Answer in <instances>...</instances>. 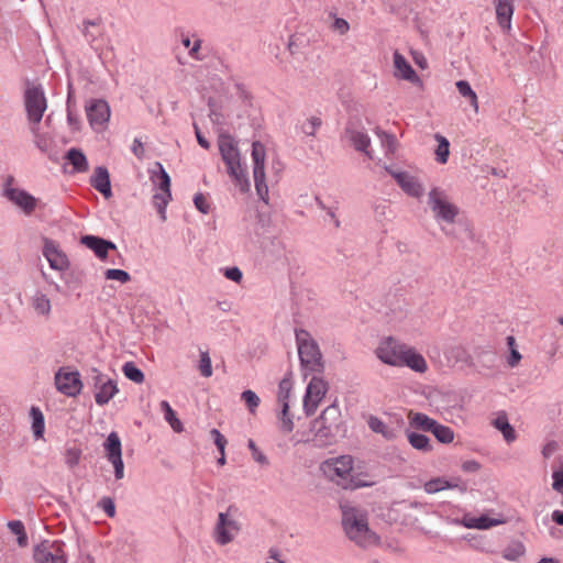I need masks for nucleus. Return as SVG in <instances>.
<instances>
[{"instance_id": "obj_53", "label": "nucleus", "mask_w": 563, "mask_h": 563, "mask_svg": "<svg viewBox=\"0 0 563 563\" xmlns=\"http://www.w3.org/2000/svg\"><path fill=\"white\" fill-rule=\"evenodd\" d=\"M221 272L228 279L234 283H240L242 280L243 274L236 266L222 268Z\"/></svg>"}, {"instance_id": "obj_45", "label": "nucleus", "mask_w": 563, "mask_h": 563, "mask_svg": "<svg viewBox=\"0 0 563 563\" xmlns=\"http://www.w3.org/2000/svg\"><path fill=\"white\" fill-rule=\"evenodd\" d=\"M552 489L558 493H563V461L553 468L552 472Z\"/></svg>"}, {"instance_id": "obj_55", "label": "nucleus", "mask_w": 563, "mask_h": 563, "mask_svg": "<svg viewBox=\"0 0 563 563\" xmlns=\"http://www.w3.org/2000/svg\"><path fill=\"white\" fill-rule=\"evenodd\" d=\"M194 203L196 206V208L202 212V213H208L209 212V209H210V205L208 202V199L205 195L202 194H197L194 198Z\"/></svg>"}, {"instance_id": "obj_58", "label": "nucleus", "mask_w": 563, "mask_h": 563, "mask_svg": "<svg viewBox=\"0 0 563 563\" xmlns=\"http://www.w3.org/2000/svg\"><path fill=\"white\" fill-rule=\"evenodd\" d=\"M461 468L466 473H476L481 468V464L475 460L464 461Z\"/></svg>"}, {"instance_id": "obj_35", "label": "nucleus", "mask_w": 563, "mask_h": 563, "mask_svg": "<svg viewBox=\"0 0 563 563\" xmlns=\"http://www.w3.org/2000/svg\"><path fill=\"white\" fill-rule=\"evenodd\" d=\"M292 379L290 375L285 376L278 385V395L277 400L279 405H284L285 402L287 405H290V395L292 391Z\"/></svg>"}, {"instance_id": "obj_43", "label": "nucleus", "mask_w": 563, "mask_h": 563, "mask_svg": "<svg viewBox=\"0 0 563 563\" xmlns=\"http://www.w3.org/2000/svg\"><path fill=\"white\" fill-rule=\"evenodd\" d=\"M241 398L244 400L249 411L255 413L261 402L260 397L253 390L247 389L241 394Z\"/></svg>"}, {"instance_id": "obj_22", "label": "nucleus", "mask_w": 563, "mask_h": 563, "mask_svg": "<svg viewBox=\"0 0 563 563\" xmlns=\"http://www.w3.org/2000/svg\"><path fill=\"white\" fill-rule=\"evenodd\" d=\"M91 186L102 194L106 198L111 196V185L108 169L106 167H97L91 177Z\"/></svg>"}, {"instance_id": "obj_59", "label": "nucleus", "mask_w": 563, "mask_h": 563, "mask_svg": "<svg viewBox=\"0 0 563 563\" xmlns=\"http://www.w3.org/2000/svg\"><path fill=\"white\" fill-rule=\"evenodd\" d=\"M132 152L139 159L144 158L145 150H144V146H143V143L141 142V140L134 139L133 145H132Z\"/></svg>"}, {"instance_id": "obj_2", "label": "nucleus", "mask_w": 563, "mask_h": 563, "mask_svg": "<svg viewBox=\"0 0 563 563\" xmlns=\"http://www.w3.org/2000/svg\"><path fill=\"white\" fill-rule=\"evenodd\" d=\"M320 470L330 482L343 489L371 487L375 484L366 474L354 471V459L347 454L325 460Z\"/></svg>"}, {"instance_id": "obj_36", "label": "nucleus", "mask_w": 563, "mask_h": 563, "mask_svg": "<svg viewBox=\"0 0 563 563\" xmlns=\"http://www.w3.org/2000/svg\"><path fill=\"white\" fill-rule=\"evenodd\" d=\"M431 433L441 443L449 444L454 441V431L450 427L441 424L439 422H437Z\"/></svg>"}, {"instance_id": "obj_17", "label": "nucleus", "mask_w": 563, "mask_h": 563, "mask_svg": "<svg viewBox=\"0 0 563 563\" xmlns=\"http://www.w3.org/2000/svg\"><path fill=\"white\" fill-rule=\"evenodd\" d=\"M454 522L467 529L487 530L493 527L503 525L505 521L500 518H490L486 515L474 517L471 516L470 514H466L463 516L462 519L455 520Z\"/></svg>"}, {"instance_id": "obj_8", "label": "nucleus", "mask_w": 563, "mask_h": 563, "mask_svg": "<svg viewBox=\"0 0 563 563\" xmlns=\"http://www.w3.org/2000/svg\"><path fill=\"white\" fill-rule=\"evenodd\" d=\"M265 146L256 141L252 144V159H253V178L257 195L264 201L268 197V186L265 179Z\"/></svg>"}, {"instance_id": "obj_16", "label": "nucleus", "mask_w": 563, "mask_h": 563, "mask_svg": "<svg viewBox=\"0 0 563 563\" xmlns=\"http://www.w3.org/2000/svg\"><path fill=\"white\" fill-rule=\"evenodd\" d=\"M38 563H66L64 551L58 541H43L37 545Z\"/></svg>"}, {"instance_id": "obj_26", "label": "nucleus", "mask_w": 563, "mask_h": 563, "mask_svg": "<svg viewBox=\"0 0 563 563\" xmlns=\"http://www.w3.org/2000/svg\"><path fill=\"white\" fill-rule=\"evenodd\" d=\"M25 109L30 121V129L35 132V85L26 81L25 89Z\"/></svg>"}, {"instance_id": "obj_7", "label": "nucleus", "mask_w": 563, "mask_h": 563, "mask_svg": "<svg viewBox=\"0 0 563 563\" xmlns=\"http://www.w3.org/2000/svg\"><path fill=\"white\" fill-rule=\"evenodd\" d=\"M241 531V525L235 515L228 509L218 515L213 529V540L219 545H227L235 540Z\"/></svg>"}, {"instance_id": "obj_57", "label": "nucleus", "mask_w": 563, "mask_h": 563, "mask_svg": "<svg viewBox=\"0 0 563 563\" xmlns=\"http://www.w3.org/2000/svg\"><path fill=\"white\" fill-rule=\"evenodd\" d=\"M51 311V302L46 297H37V314L47 316Z\"/></svg>"}, {"instance_id": "obj_64", "label": "nucleus", "mask_w": 563, "mask_h": 563, "mask_svg": "<svg viewBox=\"0 0 563 563\" xmlns=\"http://www.w3.org/2000/svg\"><path fill=\"white\" fill-rule=\"evenodd\" d=\"M556 450V443L555 442H550L548 444H545L542 449V455L548 459L550 457Z\"/></svg>"}, {"instance_id": "obj_21", "label": "nucleus", "mask_w": 563, "mask_h": 563, "mask_svg": "<svg viewBox=\"0 0 563 563\" xmlns=\"http://www.w3.org/2000/svg\"><path fill=\"white\" fill-rule=\"evenodd\" d=\"M492 426L503 434L504 440L508 444L517 440V432L509 423L508 416L505 411H498L496 413V417L492 420Z\"/></svg>"}, {"instance_id": "obj_34", "label": "nucleus", "mask_w": 563, "mask_h": 563, "mask_svg": "<svg viewBox=\"0 0 563 563\" xmlns=\"http://www.w3.org/2000/svg\"><path fill=\"white\" fill-rule=\"evenodd\" d=\"M407 439H408V442L410 443V445L416 450H419L422 452H430L432 450L430 439L422 433L408 432Z\"/></svg>"}, {"instance_id": "obj_54", "label": "nucleus", "mask_w": 563, "mask_h": 563, "mask_svg": "<svg viewBox=\"0 0 563 563\" xmlns=\"http://www.w3.org/2000/svg\"><path fill=\"white\" fill-rule=\"evenodd\" d=\"M98 505L107 514L108 517L112 518L115 516V505L111 498L104 497L99 501Z\"/></svg>"}, {"instance_id": "obj_19", "label": "nucleus", "mask_w": 563, "mask_h": 563, "mask_svg": "<svg viewBox=\"0 0 563 563\" xmlns=\"http://www.w3.org/2000/svg\"><path fill=\"white\" fill-rule=\"evenodd\" d=\"M496 19L500 29L508 33L511 30V20L515 11L514 0H493Z\"/></svg>"}, {"instance_id": "obj_13", "label": "nucleus", "mask_w": 563, "mask_h": 563, "mask_svg": "<svg viewBox=\"0 0 563 563\" xmlns=\"http://www.w3.org/2000/svg\"><path fill=\"white\" fill-rule=\"evenodd\" d=\"M13 176H7L3 184L2 195L21 208L24 213H32L35 209V198L22 189L13 188Z\"/></svg>"}, {"instance_id": "obj_47", "label": "nucleus", "mask_w": 563, "mask_h": 563, "mask_svg": "<svg viewBox=\"0 0 563 563\" xmlns=\"http://www.w3.org/2000/svg\"><path fill=\"white\" fill-rule=\"evenodd\" d=\"M507 344L510 349V355L508 357V365L510 367H516L520 363L522 356H521L520 352L515 347V344H516L515 338L508 336Z\"/></svg>"}, {"instance_id": "obj_40", "label": "nucleus", "mask_w": 563, "mask_h": 563, "mask_svg": "<svg viewBox=\"0 0 563 563\" xmlns=\"http://www.w3.org/2000/svg\"><path fill=\"white\" fill-rule=\"evenodd\" d=\"M172 199V194L155 192L153 196V203L163 220L166 219L165 210Z\"/></svg>"}, {"instance_id": "obj_62", "label": "nucleus", "mask_w": 563, "mask_h": 563, "mask_svg": "<svg viewBox=\"0 0 563 563\" xmlns=\"http://www.w3.org/2000/svg\"><path fill=\"white\" fill-rule=\"evenodd\" d=\"M334 29L338 30L341 34H345L349 31L350 25L346 20L338 18L334 21Z\"/></svg>"}, {"instance_id": "obj_25", "label": "nucleus", "mask_w": 563, "mask_h": 563, "mask_svg": "<svg viewBox=\"0 0 563 563\" xmlns=\"http://www.w3.org/2000/svg\"><path fill=\"white\" fill-rule=\"evenodd\" d=\"M346 133L355 150L364 152L369 158L373 157L372 152L368 150L371 139L365 132L350 129Z\"/></svg>"}, {"instance_id": "obj_31", "label": "nucleus", "mask_w": 563, "mask_h": 563, "mask_svg": "<svg viewBox=\"0 0 563 563\" xmlns=\"http://www.w3.org/2000/svg\"><path fill=\"white\" fill-rule=\"evenodd\" d=\"M367 424L373 432L382 434L387 440H393L396 438L395 431L387 427L378 417L369 416L367 419Z\"/></svg>"}, {"instance_id": "obj_28", "label": "nucleus", "mask_w": 563, "mask_h": 563, "mask_svg": "<svg viewBox=\"0 0 563 563\" xmlns=\"http://www.w3.org/2000/svg\"><path fill=\"white\" fill-rule=\"evenodd\" d=\"M289 407L290 405H287L286 402L280 405V411L277 415L278 430L285 434L292 432L295 427L292 416L289 412Z\"/></svg>"}, {"instance_id": "obj_49", "label": "nucleus", "mask_w": 563, "mask_h": 563, "mask_svg": "<svg viewBox=\"0 0 563 563\" xmlns=\"http://www.w3.org/2000/svg\"><path fill=\"white\" fill-rule=\"evenodd\" d=\"M85 246H115L114 243L93 235H85L80 240Z\"/></svg>"}, {"instance_id": "obj_33", "label": "nucleus", "mask_w": 563, "mask_h": 563, "mask_svg": "<svg viewBox=\"0 0 563 563\" xmlns=\"http://www.w3.org/2000/svg\"><path fill=\"white\" fill-rule=\"evenodd\" d=\"M409 419L412 426L428 432H432L438 422L437 420L421 412L410 413Z\"/></svg>"}, {"instance_id": "obj_14", "label": "nucleus", "mask_w": 563, "mask_h": 563, "mask_svg": "<svg viewBox=\"0 0 563 563\" xmlns=\"http://www.w3.org/2000/svg\"><path fill=\"white\" fill-rule=\"evenodd\" d=\"M103 449L107 460L114 468L115 479H122L124 477V463L122 460V444L117 432H111L107 437Z\"/></svg>"}, {"instance_id": "obj_51", "label": "nucleus", "mask_w": 563, "mask_h": 563, "mask_svg": "<svg viewBox=\"0 0 563 563\" xmlns=\"http://www.w3.org/2000/svg\"><path fill=\"white\" fill-rule=\"evenodd\" d=\"M81 457V451L78 448H68L65 454V462L68 466H76Z\"/></svg>"}, {"instance_id": "obj_11", "label": "nucleus", "mask_w": 563, "mask_h": 563, "mask_svg": "<svg viewBox=\"0 0 563 563\" xmlns=\"http://www.w3.org/2000/svg\"><path fill=\"white\" fill-rule=\"evenodd\" d=\"M88 122L92 130L101 132L106 130L111 111L103 99H91L85 106Z\"/></svg>"}, {"instance_id": "obj_61", "label": "nucleus", "mask_w": 563, "mask_h": 563, "mask_svg": "<svg viewBox=\"0 0 563 563\" xmlns=\"http://www.w3.org/2000/svg\"><path fill=\"white\" fill-rule=\"evenodd\" d=\"M201 48V40H195L192 46L189 48V56L196 60H201L202 57L199 54Z\"/></svg>"}, {"instance_id": "obj_44", "label": "nucleus", "mask_w": 563, "mask_h": 563, "mask_svg": "<svg viewBox=\"0 0 563 563\" xmlns=\"http://www.w3.org/2000/svg\"><path fill=\"white\" fill-rule=\"evenodd\" d=\"M104 277L108 280H117L121 284L130 282L131 276L128 272L119 268H109L104 272Z\"/></svg>"}, {"instance_id": "obj_38", "label": "nucleus", "mask_w": 563, "mask_h": 563, "mask_svg": "<svg viewBox=\"0 0 563 563\" xmlns=\"http://www.w3.org/2000/svg\"><path fill=\"white\" fill-rule=\"evenodd\" d=\"M122 372L126 378L130 380L142 384L144 382V374L143 372L136 367V365L133 362H126L122 366Z\"/></svg>"}, {"instance_id": "obj_15", "label": "nucleus", "mask_w": 563, "mask_h": 563, "mask_svg": "<svg viewBox=\"0 0 563 563\" xmlns=\"http://www.w3.org/2000/svg\"><path fill=\"white\" fill-rule=\"evenodd\" d=\"M93 391L96 404L104 406L119 393V388L113 379L96 371Z\"/></svg>"}, {"instance_id": "obj_48", "label": "nucleus", "mask_w": 563, "mask_h": 563, "mask_svg": "<svg viewBox=\"0 0 563 563\" xmlns=\"http://www.w3.org/2000/svg\"><path fill=\"white\" fill-rule=\"evenodd\" d=\"M320 125H321V119L320 118H318V117H310L309 119H307L302 123L301 130L307 135H314L317 130L320 128Z\"/></svg>"}, {"instance_id": "obj_52", "label": "nucleus", "mask_w": 563, "mask_h": 563, "mask_svg": "<svg viewBox=\"0 0 563 563\" xmlns=\"http://www.w3.org/2000/svg\"><path fill=\"white\" fill-rule=\"evenodd\" d=\"M247 446L252 453V457L255 462L262 465H266L268 463V460L266 455L260 451V449L256 446L255 442L253 440H249Z\"/></svg>"}, {"instance_id": "obj_23", "label": "nucleus", "mask_w": 563, "mask_h": 563, "mask_svg": "<svg viewBox=\"0 0 563 563\" xmlns=\"http://www.w3.org/2000/svg\"><path fill=\"white\" fill-rule=\"evenodd\" d=\"M65 159L71 166V173H86L89 168L87 157L79 148L68 150Z\"/></svg>"}, {"instance_id": "obj_24", "label": "nucleus", "mask_w": 563, "mask_h": 563, "mask_svg": "<svg viewBox=\"0 0 563 563\" xmlns=\"http://www.w3.org/2000/svg\"><path fill=\"white\" fill-rule=\"evenodd\" d=\"M154 166L157 168V172L151 170V180L159 190L158 192L172 194L169 175L159 162H156Z\"/></svg>"}, {"instance_id": "obj_20", "label": "nucleus", "mask_w": 563, "mask_h": 563, "mask_svg": "<svg viewBox=\"0 0 563 563\" xmlns=\"http://www.w3.org/2000/svg\"><path fill=\"white\" fill-rule=\"evenodd\" d=\"M394 67H395V76L397 78L407 80L413 85L421 86L422 81L419 76L416 74L410 64L406 60V58L399 53H394Z\"/></svg>"}, {"instance_id": "obj_37", "label": "nucleus", "mask_w": 563, "mask_h": 563, "mask_svg": "<svg viewBox=\"0 0 563 563\" xmlns=\"http://www.w3.org/2000/svg\"><path fill=\"white\" fill-rule=\"evenodd\" d=\"M435 140L438 141V147L435 150L437 161L440 164H445L450 155V143L446 137L440 134H435Z\"/></svg>"}, {"instance_id": "obj_42", "label": "nucleus", "mask_w": 563, "mask_h": 563, "mask_svg": "<svg viewBox=\"0 0 563 563\" xmlns=\"http://www.w3.org/2000/svg\"><path fill=\"white\" fill-rule=\"evenodd\" d=\"M523 553L525 547L522 545V543L517 542L508 545L503 551V558L506 559L507 561H517L520 556L523 555Z\"/></svg>"}, {"instance_id": "obj_60", "label": "nucleus", "mask_w": 563, "mask_h": 563, "mask_svg": "<svg viewBox=\"0 0 563 563\" xmlns=\"http://www.w3.org/2000/svg\"><path fill=\"white\" fill-rule=\"evenodd\" d=\"M37 122L41 120L43 112L46 110V100L43 96V92H40L37 89Z\"/></svg>"}, {"instance_id": "obj_4", "label": "nucleus", "mask_w": 563, "mask_h": 563, "mask_svg": "<svg viewBox=\"0 0 563 563\" xmlns=\"http://www.w3.org/2000/svg\"><path fill=\"white\" fill-rule=\"evenodd\" d=\"M341 423V410L339 406L331 405L322 410L321 415L310 424L308 437H301L295 443L313 442L318 446L333 443Z\"/></svg>"}, {"instance_id": "obj_56", "label": "nucleus", "mask_w": 563, "mask_h": 563, "mask_svg": "<svg viewBox=\"0 0 563 563\" xmlns=\"http://www.w3.org/2000/svg\"><path fill=\"white\" fill-rule=\"evenodd\" d=\"M211 437L214 440V444L217 445L220 453H223L227 445V439L223 437V434L218 429H212L210 431Z\"/></svg>"}, {"instance_id": "obj_18", "label": "nucleus", "mask_w": 563, "mask_h": 563, "mask_svg": "<svg viewBox=\"0 0 563 563\" xmlns=\"http://www.w3.org/2000/svg\"><path fill=\"white\" fill-rule=\"evenodd\" d=\"M388 173L396 179L401 189L409 196L419 198L423 194V187L418 179L405 172H393L386 168Z\"/></svg>"}, {"instance_id": "obj_39", "label": "nucleus", "mask_w": 563, "mask_h": 563, "mask_svg": "<svg viewBox=\"0 0 563 563\" xmlns=\"http://www.w3.org/2000/svg\"><path fill=\"white\" fill-rule=\"evenodd\" d=\"M8 528L13 534L18 537L16 541L20 547L27 544V536L25 533L24 525L20 520H12L8 522Z\"/></svg>"}, {"instance_id": "obj_6", "label": "nucleus", "mask_w": 563, "mask_h": 563, "mask_svg": "<svg viewBox=\"0 0 563 563\" xmlns=\"http://www.w3.org/2000/svg\"><path fill=\"white\" fill-rule=\"evenodd\" d=\"M295 335L300 363L306 372L305 375L307 376L308 373H320L323 368V363L317 342L303 329L296 330Z\"/></svg>"}, {"instance_id": "obj_9", "label": "nucleus", "mask_w": 563, "mask_h": 563, "mask_svg": "<svg viewBox=\"0 0 563 563\" xmlns=\"http://www.w3.org/2000/svg\"><path fill=\"white\" fill-rule=\"evenodd\" d=\"M328 391V384L321 377L313 376L307 385L302 399L306 416H312Z\"/></svg>"}, {"instance_id": "obj_63", "label": "nucleus", "mask_w": 563, "mask_h": 563, "mask_svg": "<svg viewBox=\"0 0 563 563\" xmlns=\"http://www.w3.org/2000/svg\"><path fill=\"white\" fill-rule=\"evenodd\" d=\"M551 521L556 526H563V510L555 509L551 512Z\"/></svg>"}, {"instance_id": "obj_3", "label": "nucleus", "mask_w": 563, "mask_h": 563, "mask_svg": "<svg viewBox=\"0 0 563 563\" xmlns=\"http://www.w3.org/2000/svg\"><path fill=\"white\" fill-rule=\"evenodd\" d=\"M342 511V527L346 537L355 544L367 548L379 542L378 536L368 527V516L362 509L350 501L340 504Z\"/></svg>"}, {"instance_id": "obj_50", "label": "nucleus", "mask_w": 563, "mask_h": 563, "mask_svg": "<svg viewBox=\"0 0 563 563\" xmlns=\"http://www.w3.org/2000/svg\"><path fill=\"white\" fill-rule=\"evenodd\" d=\"M380 137L382 144L387 148L389 153H395L397 148V140L395 135L386 133V132H377Z\"/></svg>"}, {"instance_id": "obj_29", "label": "nucleus", "mask_w": 563, "mask_h": 563, "mask_svg": "<svg viewBox=\"0 0 563 563\" xmlns=\"http://www.w3.org/2000/svg\"><path fill=\"white\" fill-rule=\"evenodd\" d=\"M159 408L162 412L164 413V419L166 422L170 426V428L175 432H181L184 430V426L181 421L177 418L176 412L170 407L169 402L167 400H162L159 402Z\"/></svg>"}, {"instance_id": "obj_27", "label": "nucleus", "mask_w": 563, "mask_h": 563, "mask_svg": "<svg viewBox=\"0 0 563 563\" xmlns=\"http://www.w3.org/2000/svg\"><path fill=\"white\" fill-rule=\"evenodd\" d=\"M459 487L456 482H451L445 477H434L423 484V490L427 494H435L445 489Z\"/></svg>"}, {"instance_id": "obj_32", "label": "nucleus", "mask_w": 563, "mask_h": 563, "mask_svg": "<svg viewBox=\"0 0 563 563\" xmlns=\"http://www.w3.org/2000/svg\"><path fill=\"white\" fill-rule=\"evenodd\" d=\"M460 95L464 98H466L470 101V104L472 106L475 113H478L479 106H478V98L476 92L472 89L471 85L466 80H459L455 84Z\"/></svg>"}, {"instance_id": "obj_41", "label": "nucleus", "mask_w": 563, "mask_h": 563, "mask_svg": "<svg viewBox=\"0 0 563 563\" xmlns=\"http://www.w3.org/2000/svg\"><path fill=\"white\" fill-rule=\"evenodd\" d=\"M264 563H291L287 555L278 548L272 547L267 550Z\"/></svg>"}, {"instance_id": "obj_1", "label": "nucleus", "mask_w": 563, "mask_h": 563, "mask_svg": "<svg viewBox=\"0 0 563 563\" xmlns=\"http://www.w3.org/2000/svg\"><path fill=\"white\" fill-rule=\"evenodd\" d=\"M376 358L390 367L409 368L411 372L423 375L429 371V364L417 347L394 335L379 339L374 349Z\"/></svg>"}, {"instance_id": "obj_46", "label": "nucleus", "mask_w": 563, "mask_h": 563, "mask_svg": "<svg viewBox=\"0 0 563 563\" xmlns=\"http://www.w3.org/2000/svg\"><path fill=\"white\" fill-rule=\"evenodd\" d=\"M199 371L203 377H210L213 373L211 358L207 351L200 352Z\"/></svg>"}, {"instance_id": "obj_30", "label": "nucleus", "mask_w": 563, "mask_h": 563, "mask_svg": "<svg viewBox=\"0 0 563 563\" xmlns=\"http://www.w3.org/2000/svg\"><path fill=\"white\" fill-rule=\"evenodd\" d=\"M44 255L49 262L52 268L63 271L68 266L66 255L62 254L58 249H44Z\"/></svg>"}, {"instance_id": "obj_12", "label": "nucleus", "mask_w": 563, "mask_h": 563, "mask_svg": "<svg viewBox=\"0 0 563 563\" xmlns=\"http://www.w3.org/2000/svg\"><path fill=\"white\" fill-rule=\"evenodd\" d=\"M55 385L57 390L67 397H76L82 389L79 372L69 367H63L56 373Z\"/></svg>"}, {"instance_id": "obj_10", "label": "nucleus", "mask_w": 563, "mask_h": 563, "mask_svg": "<svg viewBox=\"0 0 563 563\" xmlns=\"http://www.w3.org/2000/svg\"><path fill=\"white\" fill-rule=\"evenodd\" d=\"M429 203L437 219L445 222H453L459 213L456 206L451 203L445 192L439 188H433L429 192Z\"/></svg>"}, {"instance_id": "obj_5", "label": "nucleus", "mask_w": 563, "mask_h": 563, "mask_svg": "<svg viewBox=\"0 0 563 563\" xmlns=\"http://www.w3.org/2000/svg\"><path fill=\"white\" fill-rule=\"evenodd\" d=\"M218 147L227 172L234 185L242 192L250 190V181L246 169L241 163V153L235 139L228 134L221 133L218 137Z\"/></svg>"}]
</instances>
